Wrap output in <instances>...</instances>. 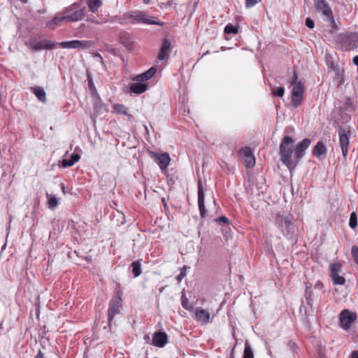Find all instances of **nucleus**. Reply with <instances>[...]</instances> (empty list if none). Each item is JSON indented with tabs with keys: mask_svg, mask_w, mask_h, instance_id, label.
Wrapping results in <instances>:
<instances>
[{
	"mask_svg": "<svg viewBox=\"0 0 358 358\" xmlns=\"http://www.w3.org/2000/svg\"><path fill=\"white\" fill-rule=\"evenodd\" d=\"M157 69L155 67L152 66L146 71L145 73L139 74L136 76L134 78L135 80L138 82H145L150 78H152L154 75L156 73Z\"/></svg>",
	"mask_w": 358,
	"mask_h": 358,
	"instance_id": "obj_20",
	"label": "nucleus"
},
{
	"mask_svg": "<svg viewBox=\"0 0 358 358\" xmlns=\"http://www.w3.org/2000/svg\"><path fill=\"white\" fill-rule=\"evenodd\" d=\"M62 24H66V19L62 11L57 13L52 20H49L46 23V27L51 30H54Z\"/></svg>",
	"mask_w": 358,
	"mask_h": 358,
	"instance_id": "obj_16",
	"label": "nucleus"
},
{
	"mask_svg": "<svg viewBox=\"0 0 358 358\" xmlns=\"http://www.w3.org/2000/svg\"><path fill=\"white\" fill-rule=\"evenodd\" d=\"M239 152L244 157L243 163L246 168H252L255 165V157L249 147L242 148Z\"/></svg>",
	"mask_w": 358,
	"mask_h": 358,
	"instance_id": "obj_14",
	"label": "nucleus"
},
{
	"mask_svg": "<svg viewBox=\"0 0 358 358\" xmlns=\"http://www.w3.org/2000/svg\"><path fill=\"white\" fill-rule=\"evenodd\" d=\"M186 266H184L180 271V274L177 276V280L178 282H180L185 276H186Z\"/></svg>",
	"mask_w": 358,
	"mask_h": 358,
	"instance_id": "obj_41",
	"label": "nucleus"
},
{
	"mask_svg": "<svg viewBox=\"0 0 358 358\" xmlns=\"http://www.w3.org/2000/svg\"><path fill=\"white\" fill-rule=\"evenodd\" d=\"M148 89V85L141 82L134 83L130 86V91L134 94H140L145 92Z\"/></svg>",
	"mask_w": 358,
	"mask_h": 358,
	"instance_id": "obj_23",
	"label": "nucleus"
},
{
	"mask_svg": "<svg viewBox=\"0 0 358 358\" xmlns=\"http://www.w3.org/2000/svg\"><path fill=\"white\" fill-rule=\"evenodd\" d=\"M36 40L33 37H31L24 41L25 45L30 48L32 51H34V47L36 45Z\"/></svg>",
	"mask_w": 358,
	"mask_h": 358,
	"instance_id": "obj_39",
	"label": "nucleus"
},
{
	"mask_svg": "<svg viewBox=\"0 0 358 358\" xmlns=\"http://www.w3.org/2000/svg\"><path fill=\"white\" fill-rule=\"evenodd\" d=\"M87 85L92 96L94 98L100 99L96 88L94 84L93 80L90 76H87Z\"/></svg>",
	"mask_w": 358,
	"mask_h": 358,
	"instance_id": "obj_28",
	"label": "nucleus"
},
{
	"mask_svg": "<svg viewBox=\"0 0 358 358\" xmlns=\"http://www.w3.org/2000/svg\"><path fill=\"white\" fill-rule=\"evenodd\" d=\"M334 81L336 82L338 84V86H341L343 84L344 80L342 73L339 71H337L334 78Z\"/></svg>",
	"mask_w": 358,
	"mask_h": 358,
	"instance_id": "obj_38",
	"label": "nucleus"
},
{
	"mask_svg": "<svg viewBox=\"0 0 358 358\" xmlns=\"http://www.w3.org/2000/svg\"><path fill=\"white\" fill-rule=\"evenodd\" d=\"M113 108H114L115 112L118 114L128 115L130 118L132 117L131 115L127 113L128 109L123 104L115 103L113 106Z\"/></svg>",
	"mask_w": 358,
	"mask_h": 358,
	"instance_id": "obj_29",
	"label": "nucleus"
},
{
	"mask_svg": "<svg viewBox=\"0 0 358 358\" xmlns=\"http://www.w3.org/2000/svg\"><path fill=\"white\" fill-rule=\"evenodd\" d=\"M87 7L85 0H78L62 10L66 19V24L77 22L83 20L86 14Z\"/></svg>",
	"mask_w": 358,
	"mask_h": 358,
	"instance_id": "obj_2",
	"label": "nucleus"
},
{
	"mask_svg": "<svg viewBox=\"0 0 358 358\" xmlns=\"http://www.w3.org/2000/svg\"><path fill=\"white\" fill-rule=\"evenodd\" d=\"M230 358H234V356L231 355V357H230Z\"/></svg>",
	"mask_w": 358,
	"mask_h": 358,
	"instance_id": "obj_60",
	"label": "nucleus"
},
{
	"mask_svg": "<svg viewBox=\"0 0 358 358\" xmlns=\"http://www.w3.org/2000/svg\"><path fill=\"white\" fill-rule=\"evenodd\" d=\"M216 222L218 223H224V224H229L230 222L229 220L224 215L220 216V217L216 219Z\"/></svg>",
	"mask_w": 358,
	"mask_h": 358,
	"instance_id": "obj_43",
	"label": "nucleus"
},
{
	"mask_svg": "<svg viewBox=\"0 0 358 358\" xmlns=\"http://www.w3.org/2000/svg\"><path fill=\"white\" fill-rule=\"evenodd\" d=\"M144 339L148 342L150 340V337L148 335H145Z\"/></svg>",
	"mask_w": 358,
	"mask_h": 358,
	"instance_id": "obj_57",
	"label": "nucleus"
},
{
	"mask_svg": "<svg viewBox=\"0 0 358 358\" xmlns=\"http://www.w3.org/2000/svg\"><path fill=\"white\" fill-rule=\"evenodd\" d=\"M351 253L355 262L358 265V247L353 245L352 247Z\"/></svg>",
	"mask_w": 358,
	"mask_h": 358,
	"instance_id": "obj_40",
	"label": "nucleus"
},
{
	"mask_svg": "<svg viewBox=\"0 0 358 358\" xmlns=\"http://www.w3.org/2000/svg\"><path fill=\"white\" fill-rule=\"evenodd\" d=\"M224 32L227 34H236L238 33V28L232 24H228L224 27Z\"/></svg>",
	"mask_w": 358,
	"mask_h": 358,
	"instance_id": "obj_35",
	"label": "nucleus"
},
{
	"mask_svg": "<svg viewBox=\"0 0 358 358\" xmlns=\"http://www.w3.org/2000/svg\"><path fill=\"white\" fill-rule=\"evenodd\" d=\"M304 92V84L299 81L293 85L292 92V104L294 107H298L301 103Z\"/></svg>",
	"mask_w": 358,
	"mask_h": 358,
	"instance_id": "obj_11",
	"label": "nucleus"
},
{
	"mask_svg": "<svg viewBox=\"0 0 358 358\" xmlns=\"http://www.w3.org/2000/svg\"><path fill=\"white\" fill-rule=\"evenodd\" d=\"M155 358H157V357H155Z\"/></svg>",
	"mask_w": 358,
	"mask_h": 358,
	"instance_id": "obj_61",
	"label": "nucleus"
},
{
	"mask_svg": "<svg viewBox=\"0 0 358 358\" xmlns=\"http://www.w3.org/2000/svg\"><path fill=\"white\" fill-rule=\"evenodd\" d=\"M262 0H245V6L250 8L260 2Z\"/></svg>",
	"mask_w": 358,
	"mask_h": 358,
	"instance_id": "obj_42",
	"label": "nucleus"
},
{
	"mask_svg": "<svg viewBox=\"0 0 358 358\" xmlns=\"http://www.w3.org/2000/svg\"><path fill=\"white\" fill-rule=\"evenodd\" d=\"M143 2L145 4H148V3L150 2V0H143Z\"/></svg>",
	"mask_w": 358,
	"mask_h": 358,
	"instance_id": "obj_58",
	"label": "nucleus"
},
{
	"mask_svg": "<svg viewBox=\"0 0 358 358\" xmlns=\"http://www.w3.org/2000/svg\"><path fill=\"white\" fill-rule=\"evenodd\" d=\"M117 16H114V17H111V20H110V22H114L115 20H117Z\"/></svg>",
	"mask_w": 358,
	"mask_h": 358,
	"instance_id": "obj_56",
	"label": "nucleus"
},
{
	"mask_svg": "<svg viewBox=\"0 0 358 358\" xmlns=\"http://www.w3.org/2000/svg\"><path fill=\"white\" fill-rule=\"evenodd\" d=\"M194 314L196 320L201 324H207L210 322L209 312L201 308H196Z\"/></svg>",
	"mask_w": 358,
	"mask_h": 358,
	"instance_id": "obj_17",
	"label": "nucleus"
},
{
	"mask_svg": "<svg viewBox=\"0 0 358 358\" xmlns=\"http://www.w3.org/2000/svg\"><path fill=\"white\" fill-rule=\"evenodd\" d=\"M338 134L339 136V145L342 151V155L343 157L346 159L348 154L351 131L344 127H340L338 130Z\"/></svg>",
	"mask_w": 358,
	"mask_h": 358,
	"instance_id": "obj_7",
	"label": "nucleus"
},
{
	"mask_svg": "<svg viewBox=\"0 0 358 358\" xmlns=\"http://www.w3.org/2000/svg\"><path fill=\"white\" fill-rule=\"evenodd\" d=\"M62 189H64V185L62 184Z\"/></svg>",
	"mask_w": 358,
	"mask_h": 358,
	"instance_id": "obj_59",
	"label": "nucleus"
},
{
	"mask_svg": "<svg viewBox=\"0 0 358 358\" xmlns=\"http://www.w3.org/2000/svg\"><path fill=\"white\" fill-rule=\"evenodd\" d=\"M86 21L96 24H100L101 23V22L97 20L94 17H88L86 19Z\"/></svg>",
	"mask_w": 358,
	"mask_h": 358,
	"instance_id": "obj_47",
	"label": "nucleus"
},
{
	"mask_svg": "<svg viewBox=\"0 0 358 358\" xmlns=\"http://www.w3.org/2000/svg\"><path fill=\"white\" fill-rule=\"evenodd\" d=\"M357 320V314L352 313L348 309L342 310L339 315L341 327L345 329H350L352 324Z\"/></svg>",
	"mask_w": 358,
	"mask_h": 358,
	"instance_id": "obj_10",
	"label": "nucleus"
},
{
	"mask_svg": "<svg viewBox=\"0 0 358 358\" xmlns=\"http://www.w3.org/2000/svg\"><path fill=\"white\" fill-rule=\"evenodd\" d=\"M48 199V206L50 208H53L58 205V201L55 196H52L47 193Z\"/></svg>",
	"mask_w": 358,
	"mask_h": 358,
	"instance_id": "obj_34",
	"label": "nucleus"
},
{
	"mask_svg": "<svg viewBox=\"0 0 358 358\" xmlns=\"http://www.w3.org/2000/svg\"><path fill=\"white\" fill-rule=\"evenodd\" d=\"M306 290H305V297L306 299V303L308 306H312L313 299V292L311 291L312 285L309 282H305Z\"/></svg>",
	"mask_w": 358,
	"mask_h": 358,
	"instance_id": "obj_26",
	"label": "nucleus"
},
{
	"mask_svg": "<svg viewBox=\"0 0 358 358\" xmlns=\"http://www.w3.org/2000/svg\"><path fill=\"white\" fill-rule=\"evenodd\" d=\"M80 156L77 153H73L71 155V158L69 159H63L62 161V166L64 168H67L73 166L75 163L79 161Z\"/></svg>",
	"mask_w": 358,
	"mask_h": 358,
	"instance_id": "obj_25",
	"label": "nucleus"
},
{
	"mask_svg": "<svg viewBox=\"0 0 358 358\" xmlns=\"http://www.w3.org/2000/svg\"><path fill=\"white\" fill-rule=\"evenodd\" d=\"M171 51V41L164 38L162 41V44L158 54L157 58L159 60H164L169 57V52Z\"/></svg>",
	"mask_w": 358,
	"mask_h": 358,
	"instance_id": "obj_18",
	"label": "nucleus"
},
{
	"mask_svg": "<svg viewBox=\"0 0 358 358\" xmlns=\"http://www.w3.org/2000/svg\"><path fill=\"white\" fill-rule=\"evenodd\" d=\"M345 105L346 106L347 109H353V103L350 98L346 99Z\"/></svg>",
	"mask_w": 358,
	"mask_h": 358,
	"instance_id": "obj_46",
	"label": "nucleus"
},
{
	"mask_svg": "<svg viewBox=\"0 0 358 358\" xmlns=\"http://www.w3.org/2000/svg\"><path fill=\"white\" fill-rule=\"evenodd\" d=\"M349 358H358V351H352Z\"/></svg>",
	"mask_w": 358,
	"mask_h": 358,
	"instance_id": "obj_51",
	"label": "nucleus"
},
{
	"mask_svg": "<svg viewBox=\"0 0 358 358\" xmlns=\"http://www.w3.org/2000/svg\"><path fill=\"white\" fill-rule=\"evenodd\" d=\"M205 194L203 189L202 182L201 180L198 181V206L200 215L202 218H205L207 214L204 204Z\"/></svg>",
	"mask_w": 358,
	"mask_h": 358,
	"instance_id": "obj_13",
	"label": "nucleus"
},
{
	"mask_svg": "<svg viewBox=\"0 0 358 358\" xmlns=\"http://www.w3.org/2000/svg\"><path fill=\"white\" fill-rule=\"evenodd\" d=\"M327 148L322 141H318L312 150V154L317 158H320L322 155H325Z\"/></svg>",
	"mask_w": 358,
	"mask_h": 358,
	"instance_id": "obj_22",
	"label": "nucleus"
},
{
	"mask_svg": "<svg viewBox=\"0 0 358 358\" xmlns=\"http://www.w3.org/2000/svg\"><path fill=\"white\" fill-rule=\"evenodd\" d=\"M58 45L62 48L84 50L90 48L92 45V42L91 41L73 40L70 41H63L59 43Z\"/></svg>",
	"mask_w": 358,
	"mask_h": 358,
	"instance_id": "obj_12",
	"label": "nucleus"
},
{
	"mask_svg": "<svg viewBox=\"0 0 358 358\" xmlns=\"http://www.w3.org/2000/svg\"><path fill=\"white\" fill-rule=\"evenodd\" d=\"M181 305L184 309L187 310H191L192 308V306L189 304L188 299L185 294H182L181 296Z\"/></svg>",
	"mask_w": 358,
	"mask_h": 358,
	"instance_id": "obj_37",
	"label": "nucleus"
},
{
	"mask_svg": "<svg viewBox=\"0 0 358 358\" xmlns=\"http://www.w3.org/2000/svg\"><path fill=\"white\" fill-rule=\"evenodd\" d=\"M123 17L127 23L130 24L142 23L146 24H155L159 26L164 25V22L158 20L154 16H150L145 11L127 12L124 14Z\"/></svg>",
	"mask_w": 358,
	"mask_h": 358,
	"instance_id": "obj_3",
	"label": "nucleus"
},
{
	"mask_svg": "<svg viewBox=\"0 0 358 358\" xmlns=\"http://www.w3.org/2000/svg\"><path fill=\"white\" fill-rule=\"evenodd\" d=\"M56 47V43L50 40L44 39L36 41L34 47V51H40L42 50H52Z\"/></svg>",
	"mask_w": 358,
	"mask_h": 358,
	"instance_id": "obj_19",
	"label": "nucleus"
},
{
	"mask_svg": "<svg viewBox=\"0 0 358 358\" xmlns=\"http://www.w3.org/2000/svg\"><path fill=\"white\" fill-rule=\"evenodd\" d=\"M297 79H298L297 75H296V72H294L293 78L291 81V84L292 85H294L296 83H297L299 82V81H297Z\"/></svg>",
	"mask_w": 358,
	"mask_h": 358,
	"instance_id": "obj_49",
	"label": "nucleus"
},
{
	"mask_svg": "<svg viewBox=\"0 0 358 358\" xmlns=\"http://www.w3.org/2000/svg\"><path fill=\"white\" fill-rule=\"evenodd\" d=\"M331 278L334 285H343L345 282V278L343 276L340 275L339 274L331 275Z\"/></svg>",
	"mask_w": 358,
	"mask_h": 358,
	"instance_id": "obj_33",
	"label": "nucleus"
},
{
	"mask_svg": "<svg viewBox=\"0 0 358 358\" xmlns=\"http://www.w3.org/2000/svg\"><path fill=\"white\" fill-rule=\"evenodd\" d=\"M340 48L343 51H350L358 48V35L355 32L341 34L338 37Z\"/></svg>",
	"mask_w": 358,
	"mask_h": 358,
	"instance_id": "obj_6",
	"label": "nucleus"
},
{
	"mask_svg": "<svg viewBox=\"0 0 358 358\" xmlns=\"http://www.w3.org/2000/svg\"><path fill=\"white\" fill-rule=\"evenodd\" d=\"M294 140L289 136H285L279 147L280 160L289 170L294 169L304 156L306 150L310 145L309 138H304L294 148Z\"/></svg>",
	"mask_w": 358,
	"mask_h": 358,
	"instance_id": "obj_1",
	"label": "nucleus"
},
{
	"mask_svg": "<svg viewBox=\"0 0 358 358\" xmlns=\"http://www.w3.org/2000/svg\"><path fill=\"white\" fill-rule=\"evenodd\" d=\"M342 265L339 262H335L330 265V276L336 274H339L341 271Z\"/></svg>",
	"mask_w": 358,
	"mask_h": 358,
	"instance_id": "obj_31",
	"label": "nucleus"
},
{
	"mask_svg": "<svg viewBox=\"0 0 358 358\" xmlns=\"http://www.w3.org/2000/svg\"><path fill=\"white\" fill-rule=\"evenodd\" d=\"M30 91L36 96V98L42 103L47 102L46 93L43 87L34 86L30 88Z\"/></svg>",
	"mask_w": 358,
	"mask_h": 358,
	"instance_id": "obj_21",
	"label": "nucleus"
},
{
	"mask_svg": "<svg viewBox=\"0 0 358 358\" xmlns=\"http://www.w3.org/2000/svg\"><path fill=\"white\" fill-rule=\"evenodd\" d=\"M293 217L291 215H285L284 212H278L275 214V223L280 228L284 236L291 235L294 232Z\"/></svg>",
	"mask_w": 358,
	"mask_h": 358,
	"instance_id": "obj_5",
	"label": "nucleus"
},
{
	"mask_svg": "<svg viewBox=\"0 0 358 358\" xmlns=\"http://www.w3.org/2000/svg\"><path fill=\"white\" fill-rule=\"evenodd\" d=\"M243 358H254L253 351L251 348L250 345L248 341L245 342L244 345V352Z\"/></svg>",
	"mask_w": 358,
	"mask_h": 358,
	"instance_id": "obj_30",
	"label": "nucleus"
},
{
	"mask_svg": "<svg viewBox=\"0 0 358 358\" xmlns=\"http://www.w3.org/2000/svg\"><path fill=\"white\" fill-rule=\"evenodd\" d=\"M150 157L159 165L162 173H166L167 167L171 162V158L167 152L157 153L155 152H150Z\"/></svg>",
	"mask_w": 358,
	"mask_h": 358,
	"instance_id": "obj_8",
	"label": "nucleus"
},
{
	"mask_svg": "<svg viewBox=\"0 0 358 358\" xmlns=\"http://www.w3.org/2000/svg\"><path fill=\"white\" fill-rule=\"evenodd\" d=\"M349 226L353 229L357 226V217L355 212H352L350 214Z\"/></svg>",
	"mask_w": 358,
	"mask_h": 358,
	"instance_id": "obj_36",
	"label": "nucleus"
},
{
	"mask_svg": "<svg viewBox=\"0 0 358 358\" xmlns=\"http://www.w3.org/2000/svg\"><path fill=\"white\" fill-rule=\"evenodd\" d=\"M142 259L134 261L131 263V266L132 268V273L134 278L139 276L141 273V264Z\"/></svg>",
	"mask_w": 358,
	"mask_h": 358,
	"instance_id": "obj_27",
	"label": "nucleus"
},
{
	"mask_svg": "<svg viewBox=\"0 0 358 358\" xmlns=\"http://www.w3.org/2000/svg\"><path fill=\"white\" fill-rule=\"evenodd\" d=\"M173 4V0H169L166 3H164V6L166 7H170Z\"/></svg>",
	"mask_w": 358,
	"mask_h": 358,
	"instance_id": "obj_52",
	"label": "nucleus"
},
{
	"mask_svg": "<svg viewBox=\"0 0 358 358\" xmlns=\"http://www.w3.org/2000/svg\"><path fill=\"white\" fill-rule=\"evenodd\" d=\"M306 26L310 29H313L315 27V23L313 20L309 17L306 19Z\"/></svg>",
	"mask_w": 358,
	"mask_h": 358,
	"instance_id": "obj_44",
	"label": "nucleus"
},
{
	"mask_svg": "<svg viewBox=\"0 0 358 358\" xmlns=\"http://www.w3.org/2000/svg\"><path fill=\"white\" fill-rule=\"evenodd\" d=\"M271 93L275 96L282 97L285 93V88L282 86L280 87H271Z\"/></svg>",
	"mask_w": 358,
	"mask_h": 358,
	"instance_id": "obj_32",
	"label": "nucleus"
},
{
	"mask_svg": "<svg viewBox=\"0 0 358 358\" xmlns=\"http://www.w3.org/2000/svg\"><path fill=\"white\" fill-rule=\"evenodd\" d=\"M289 346H290V348H294L296 345V343H295L294 342H292V341H290V342L289 343Z\"/></svg>",
	"mask_w": 358,
	"mask_h": 358,
	"instance_id": "obj_54",
	"label": "nucleus"
},
{
	"mask_svg": "<svg viewBox=\"0 0 358 358\" xmlns=\"http://www.w3.org/2000/svg\"><path fill=\"white\" fill-rule=\"evenodd\" d=\"M35 358H45L44 353L41 350H38L37 354L35 356Z\"/></svg>",
	"mask_w": 358,
	"mask_h": 358,
	"instance_id": "obj_50",
	"label": "nucleus"
},
{
	"mask_svg": "<svg viewBox=\"0 0 358 358\" xmlns=\"http://www.w3.org/2000/svg\"><path fill=\"white\" fill-rule=\"evenodd\" d=\"M323 283L321 282V281H317L316 282V283L315 284V289H318L320 290H322L323 289Z\"/></svg>",
	"mask_w": 358,
	"mask_h": 358,
	"instance_id": "obj_48",
	"label": "nucleus"
},
{
	"mask_svg": "<svg viewBox=\"0 0 358 358\" xmlns=\"http://www.w3.org/2000/svg\"><path fill=\"white\" fill-rule=\"evenodd\" d=\"M85 6L87 5L90 10L92 13H96L99 8L102 5L101 0H85Z\"/></svg>",
	"mask_w": 358,
	"mask_h": 358,
	"instance_id": "obj_24",
	"label": "nucleus"
},
{
	"mask_svg": "<svg viewBox=\"0 0 358 358\" xmlns=\"http://www.w3.org/2000/svg\"><path fill=\"white\" fill-rule=\"evenodd\" d=\"M353 63L355 65L358 66V55L353 57Z\"/></svg>",
	"mask_w": 358,
	"mask_h": 358,
	"instance_id": "obj_53",
	"label": "nucleus"
},
{
	"mask_svg": "<svg viewBox=\"0 0 358 358\" xmlns=\"http://www.w3.org/2000/svg\"><path fill=\"white\" fill-rule=\"evenodd\" d=\"M128 34H123L121 38H120V40H121V42L122 44H124L125 46H129V38H128V41H127V36Z\"/></svg>",
	"mask_w": 358,
	"mask_h": 358,
	"instance_id": "obj_45",
	"label": "nucleus"
},
{
	"mask_svg": "<svg viewBox=\"0 0 358 358\" xmlns=\"http://www.w3.org/2000/svg\"><path fill=\"white\" fill-rule=\"evenodd\" d=\"M168 343V336L164 331H157L152 336V344L157 348H163Z\"/></svg>",
	"mask_w": 358,
	"mask_h": 358,
	"instance_id": "obj_15",
	"label": "nucleus"
},
{
	"mask_svg": "<svg viewBox=\"0 0 358 358\" xmlns=\"http://www.w3.org/2000/svg\"><path fill=\"white\" fill-rule=\"evenodd\" d=\"M122 292L120 289H117L115 292L114 296L109 302V308L108 309V327L110 331L114 316L120 313V309L122 304Z\"/></svg>",
	"mask_w": 358,
	"mask_h": 358,
	"instance_id": "obj_4",
	"label": "nucleus"
},
{
	"mask_svg": "<svg viewBox=\"0 0 358 358\" xmlns=\"http://www.w3.org/2000/svg\"><path fill=\"white\" fill-rule=\"evenodd\" d=\"M314 5L316 10L325 16L328 21L334 23L332 10L325 0H314Z\"/></svg>",
	"mask_w": 358,
	"mask_h": 358,
	"instance_id": "obj_9",
	"label": "nucleus"
},
{
	"mask_svg": "<svg viewBox=\"0 0 358 358\" xmlns=\"http://www.w3.org/2000/svg\"><path fill=\"white\" fill-rule=\"evenodd\" d=\"M331 26L334 28V29L338 30V27H337V26H336L335 22L334 23L331 22Z\"/></svg>",
	"mask_w": 358,
	"mask_h": 358,
	"instance_id": "obj_55",
	"label": "nucleus"
}]
</instances>
